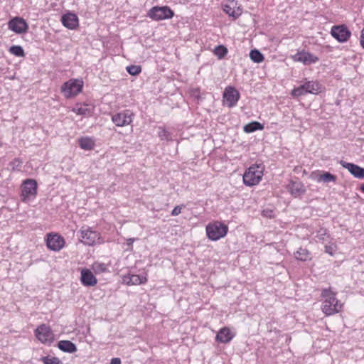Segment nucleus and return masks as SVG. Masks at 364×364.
I'll return each instance as SVG.
<instances>
[{
    "mask_svg": "<svg viewBox=\"0 0 364 364\" xmlns=\"http://www.w3.org/2000/svg\"><path fill=\"white\" fill-rule=\"evenodd\" d=\"M336 251V246L334 245H329L325 246V252L330 255H333Z\"/></svg>",
    "mask_w": 364,
    "mask_h": 364,
    "instance_id": "e433bc0d",
    "label": "nucleus"
},
{
    "mask_svg": "<svg viewBox=\"0 0 364 364\" xmlns=\"http://www.w3.org/2000/svg\"><path fill=\"white\" fill-rule=\"evenodd\" d=\"M341 165L346 168L354 177L358 178H364V168L356 164L341 161Z\"/></svg>",
    "mask_w": 364,
    "mask_h": 364,
    "instance_id": "a211bd4d",
    "label": "nucleus"
},
{
    "mask_svg": "<svg viewBox=\"0 0 364 364\" xmlns=\"http://www.w3.org/2000/svg\"><path fill=\"white\" fill-rule=\"evenodd\" d=\"M8 27L16 33L21 34L27 32L28 26L26 21L20 17H16L10 20Z\"/></svg>",
    "mask_w": 364,
    "mask_h": 364,
    "instance_id": "ddd939ff",
    "label": "nucleus"
},
{
    "mask_svg": "<svg viewBox=\"0 0 364 364\" xmlns=\"http://www.w3.org/2000/svg\"><path fill=\"white\" fill-rule=\"evenodd\" d=\"M250 59L255 63H262L264 60V55L262 53L257 50H252L250 53Z\"/></svg>",
    "mask_w": 364,
    "mask_h": 364,
    "instance_id": "cd10ccee",
    "label": "nucleus"
},
{
    "mask_svg": "<svg viewBox=\"0 0 364 364\" xmlns=\"http://www.w3.org/2000/svg\"><path fill=\"white\" fill-rule=\"evenodd\" d=\"M72 111L78 115L89 117L92 114V110L87 105H76Z\"/></svg>",
    "mask_w": 364,
    "mask_h": 364,
    "instance_id": "b1692460",
    "label": "nucleus"
},
{
    "mask_svg": "<svg viewBox=\"0 0 364 364\" xmlns=\"http://www.w3.org/2000/svg\"><path fill=\"white\" fill-rule=\"evenodd\" d=\"M37 194V182L34 179H26L22 183L21 198L23 202L34 198Z\"/></svg>",
    "mask_w": 364,
    "mask_h": 364,
    "instance_id": "1a4fd4ad",
    "label": "nucleus"
},
{
    "mask_svg": "<svg viewBox=\"0 0 364 364\" xmlns=\"http://www.w3.org/2000/svg\"><path fill=\"white\" fill-rule=\"evenodd\" d=\"M205 230L207 237L209 240L212 241H217L227 235L228 227L221 222L215 221L213 223H208L206 226Z\"/></svg>",
    "mask_w": 364,
    "mask_h": 364,
    "instance_id": "f03ea898",
    "label": "nucleus"
},
{
    "mask_svg": "<svg viewBox=\"0 0 364 364\" xmlns=\"http://www.w3.org/2000/svg\"><path fill=\"white\" fill-rule=\"evenodd\" d=\"M9 50L10 53L16 57H23L25 55L24 50L21 46H12Z\"/></svg>",
    "mask_w": 364,
    "mask_h": 364,
    "instance_id": "7c9ffc66",
    "label": "nucleus"
},
{
    "mask_svg": "<svg viewBox=\"0 0 364 364\" xmlns=\"http://www.w3.org/2000/svg\"><path fill=\"white\" fill-rule=\"evenodd\" d=\"M127 71L131 75H136L141 72V68L139 65H130L127 67Z\"/></svg>",
    "mask_w": 364,
    "mask_h": 364,
    "instance_id": "f704fd0d",
    "label": "nucleus"
},
{
    "mask_svg": "<svg viewBox=\"0 0 364 364\" xmlns=\"http://www.w3.org/2000/svg\"><path fill=\"white\" fill-rule=\"evenodd\" d=\"M331 34L338 42L345 43L350 38L351 32L346 25L342 24L332 26Z\"/></svg>",
    "mask_w": 364,
    "mask_h": 364,
    "instance_id": "9b49d317",
    "label": "nucleus"
},
{
    "mask_svg": "<svg viewBox=\"0 0 364 364\" xmlns=\"http://www.w3.org/2000/svg\"><path fill=\"white\" fill-rule=\"evenodd\" d=\"M158 136L161 141H171L172 137L170 132L163 127H159Z\"/></svg>",
    "mask_w": 364,
    "mask_h": 364,
    "instance_id": "c85d7f7f",
    "label": "nucleus"
},
{
    "mask_svg": "<svg viewBox=\"0 0 364 364\" xmlns=\"http://www.w3.org/2000/svg\"><path fill=\"white\" fill-rule=\"evenodd\" d=\"M134 118V112L130 109H124L112 114V122L119 127H123L131 124Z\"/></svg>",
    "mask_w": 364,
    "mask_h": 364,
    "instance_id": "423d86ee",
    "label": "nucleus"
},
{
    "mask_svg": "<svg viewBox=\"0 0 364 364\" xmlns=\"http://www.w3.org/2000/svg\"><path fill=\"white\" fill-rule=\"evenodd\" d=\"M122 283L127 285L144 284L147 282L146 275L139 276L137 274H127L122 277Z\"/></svg>",
    "mask_w": 364,
    "mask_h": 364,
    "instance_id": "f3484780",
    "label": "nucleus"
},
{
    "mask_svg": "<svg viewBox=\"0 0 364 364\" xmlns=\"http://www.w3.org/2000/svg\"><path fill=\"white\" fill-rule=\"evenodd\" d=\"M80 241L87 245H93L100 238L99 233L88 226H83L79 231Z\"/></svg>",
    "mask_w": 364,
    "mask_h": 364,
    "instance_id": "9d476101",
    "label": "nucleus"
},
{
    "mask_svg": "<svg viewBox=\"0 0 364 364\" xmlns=\"http://www.w3.org/2000/svg\"><path fill=\"white\" fill-rule=\"evenodd\" d=\"M321 297L323 299L322 311L326 316H331L338 313L342 308V304L336 296V293L330 289H325L321 292Z\"/></svg>",
    "mask_w": 364,
    "mask_h": 364,
    "instance_id": "f257e3e1",
    "label": "nucleus"
},
{
    "mask_svg": "<svg viewBox=\"0 0 364 364\" xmlns=\"http://www.w3.org/2000/svg\"><path fill=\"white\" fill-rule=\"evenodd\" d=\"M291 341V338L290 337L287 338V341Z\"/></svg>",
    "mask_w": 364,
    "mask_h": 364,
    "instance_id": "a18cd8bd",
    "label": "nucleus"
},
{
    "mask_svg": "<svg viewBox=\"0 0 364 364\" xmlns=\"http://www.w3.org/2000/svg\"><path fill=\"white\" fill-rule=\"evenodd\" d=\"M215 55L218 57V58L221 59L225 57V55L228 53L227 48L223 46H218L214 50Z\"/></svg>",
    "mask_w": 364,
    "mask_h": 364,
    "instance_id": "72a5a7b5",
    "label": "nucleus"
},
{
    "mask_svg": "<svg viewBox=\"0 0 364 364\" xmlns=\"http://www.w3.org/2000/svg\"><path fill=\"white\" fill-rule=\"evenodd\" d=\"M83 87V82L78 79H70L63 83L61 87V92L65 97L70 98L81 92Z\"/></svg>",
    "mask_w": 364,
    "mask_h": 364,
    "instance_id": "20e7f679",
    "label": "nucleus"
},
{
    "mask_svg": "<svg viewBox=\"0 0 364 364\" xmlns=\"http://www.w3.org/2000/svg\"><path fill=\"white\" fill-rule=\"evenodd\" d=\"M264 125L261 123L254 121L245 125L243 130L246 133H252L257 130H262Z\"/></svg>",
    "mask_w": 364,
    "mask_h": 364,
    "instance_id": "bb28decb",
    "label": "nucleus"
},
{
    "mask_svg": "<svg viewBox=\"0 0 364 364\" xmlns=\"http://www.w3.org/2000/svg\"><path fill=\"white\" fill-rule=\"evenodd\" d=\"M321 179L324 182L328 183L334 181L336 180V176L330 173L326 172L321 176Z\"/></svg>",
    "mask_w": 364,
    "mask_h": 364,
    "instance_id": "c9c22d12",
    "label": "nucleus"
},
{
    "mask_svg": "<svg viewBox=\"0 0 364 364\" xmlns=\"http://www.w3.org/2000/svg\"><path fill=\"white\" fill-rule=\"evenodd\" d=\"M360 191H361L363 193H364V183L361 185V186H360Z\"/></svg>",
    "mask_w": 364,
    "mask_h": 364,
    "instance_id": "37998d69",
    "label": "nucleus"
},
{
    "mask_svg": "<svg viewBox=\"0 0 364 364\" xmlns=\"http://www.w3.org/2000/svg\"><path fill=\"white\" fill-rule=\"evenodd\" d=\"M294 257L297 260L306 262L311 259V252L305 249L300 247L296 252H294Z\"/></svg>",
    "mask_w": 364,
    "mask_h": 364,
    "instance_id": "393cba45",
    "label": "nucleus"
},
{
    "mask_svg": "<svg viewBox=\"0 0 364 364\" xmlns=\"http://www.w3.org/2000/svg\"><path fill=\"white\" fill-rule=\"evenodd\" d=\"M262 215L267 217V218H273L274 217V212L272 210L269 209H265L262 211Z\"/></svg>",
    "mask_w": 364,
    "mask_h": 364,
    "instance_id": "58836bf2",
    "label": "nucleus"
},
{
    "mask_svg": "<svg viewBox=\"0 0 364 364\" xmlns=\"http://www.w3.org/2000/svg\"><path fill=\"white\" fill-rule=\"evenodd\" d=\"M173 16V11L168 6H154L148 12V16L154 21L170 19Z\"/></svg>",
    "mask_w": 364,
    "mask_h": 364,
    "instance_id": "0eeeda50",
    "label": "nucleus"
},
{
    "mask_svg": "<svg viewBox=\"0 0 364 364\" xmlns=\"http://www.w3.org/2000/svg\"><path fill=\"white\" fill-rule=\"evenodd\" d=\"M80 282L85 287H94L97 283V279L91 270L83 268L80 271Z\"/></svg>",
    "mask_w": 364,
    "mask_h": 364,
    "instance_id": "2eb2a0df",
    "label": "nucleus"
},
{
    "mask_svg": "<svg viewBox=\"0 0 364 364\" xmlns=\"http://www.w3.org/2000/svg\"><path fill=\"white\" fill-rule=\"evenodd\" d=\"M234 337L235 334L230 331L229 328L223 327L220 328L218 332L215 336V340L218 343H228L232 340Z\"/></svg>",
    "mask_w": 364,
    "mask_h": 364,
    "instance_id": "aec40b11",
    "label": "nucleus"
},
{
    "mask_svg": "<svg viewBox=\"0 0 364 364\" xmlns=\"http://www.w3.org/2000/svg\"><path fill=\"white\" fill-rule=\"evenodd\" d=\"M291 196L296 198L306 192V188L301 181H291L287 186Z\"/></svg>",
    "mask_w": 364,
    "mask_h": 364,
    "instance_id": "412c9836",
    "label": "nucleus"
},
{
    "mask_svg": "<svg viewBox=\"0 0 364 364\" xmlns=\"http://www.w3.org/2000/svg\"><path fill=\"white\" fill-rule=\"evenodd\" d=\"M44 364H62V361L57 357L44 356L41 358Z\"/></svg>",
    "mask_w": 364,
    "mask_h": 364,
    "instance_id": "473e14b6",
    "label": "nucleus"
},
{
    "mask_svg": "<svg viewBox=\"0 0 364 364\" xmlns=\"http://www.w3.org/2000/svg\"><path fill=\"white\" fill-rule=\"evenodd\" d=\"M321 92V86L317 81H307L304 84L295 87L291 91L294 97H300L308 93L318 94Z\"/></svg>",
    "mask_w": 364,
    "mask_h": 364,
    "instance_id": "39448f33",
    "label": "nucleus"
},
{
    "mask_svg": "<svg viewBox=\"0 0 364 364\" xmlns=\"http://www.w3.org/2000/svg\"><path fill=\"white\" fill-rule=\"evenodd\" d=\"M58 347L63 352L73 353L77 351V347L75 343L68 340L60 341Z\"/></svg>",
    "mask_w": 364,
    "mask_h": 364,
    "instance_id": "5701e85b",
    "label": "nucleus"
},
{
    "mask_svg": "<svg viewBox=\"0 0 364 364\" xmlns=\"http://www.w3.org/2000/svg\"><path fill=\"white\" fill-rule=\"evenodd\" d=\"M182 206L181 205H177L171 211V215L172 216H176V215H178L181 213V210H182Z\"/></svg>",
    "mask_w": 364,
    "mask_h": 364,
    "instance_id": "4c0bfd02",
    "label": "nucleus"
},
{
    "mask_svg": "<svg viewBox=\"0 0 364 364\" xmlns=\"http://www.w3.org/2000/svg\"><path fill=\"white\" fill-rule=\"evenodd\" d=\"M36 338L43 343H51L53 341V333L50 328L46 325H40L35 331Z\"/></svg>",
    "mask_w": 364,
    "mask_h": 364,
    "instance_id": "f8f14e48",
    "label": "nucleus"
},
{
    "mask_svg": "<svg viewBox=\"0 0 364 364\" xmlns=\"http://www.w3.org/2000/svg\"><path fill=\"white\" fill-rule=\"evenodd\" d=\"M360 45L364 48V28L362 29L360 33Z\"/></svg>",
    "mask_w": 364,
    "mask_h": 364,
    "instance_id": "ea45409f",
    "label": "nucleus"
},
{
    "mask_svg": "<svg viewBox=\"0 0 364 364\" xmlns=\"http://www.w3.org/2000/svg\"><path fill=\"white\" fill-rule=\"evenodd\" d=\"M321 231L323 232V233H322L321 235H326V230H321Z\"/></svg>",
    "mask_w": 364,
    "mask_h": 364,
    "instance_id": "c03bdc74",
    "label": "nucleus"
},
{
    "mask_svg": "<svg viewBox=\"0 0 364 364\" xmlns=\"http://www.w3.org/2000/svg\"><path fill=\"white\" fill-rule=\"evenodd\" d=\"M110 364H121V360L119 358H112Z\"/></svg>",
    "mask_w": 364,
    "mask_h": 364,
    "instance_id": "a19ab883",
    "label": "nucleus"
},
{
    "mask_svg": "<svg viewBox=\"0 0 364 364\" xmlns=\"http://www.w3.org/2000/svg\"><path fill=\"white\" fill-rule=\"evenodd\" d=\"M79 146L82 149L92 150L95 146V142L90 137H81L79 139Z\"/></svg>",
    "mask_w": 364,
    "mask_h": 364,
    "instance_id": "a878e982",
    "label": "nucleus"
},
{
    "mask_svg": "<svg viewBox=\"0 0 364 364\" xmlns=\"http://www.w3.org/2000/svg\"><path fill=\"white\" fill-rule=\"evenodd\" d=\"M240 98V94L234 87L228 86L223 94V104L229 108L237 105Z\"/></svg>",
    "mask_w": 364,
    "mask_h": 364,
    "instance_id": "6e6552de",
    "label": "nucleus"
},
{
    "mask_svg": "<svg viewBox=\"0 0 364 364\" xmlns=\"http://www.w3.org/2000/svg\"><path fill=\"white\" fill-rule=\"evenodd\" d=\"M263 176V168L261 166H250L243 175V182L246 186H253L259 183Z\"/></svg>",
    "mask_w": 364,
    "mask_h": 364,
    "instance_id": "7ed1b4c3",
    "label": "nucleus"
},
{
    "mask_svg": "<svg viewBox=\"0 0 364 364\" xmlns=\"http://www.w3.org/2000/svg\"><path fill=\"white\" fill-rule=\"evenodd\" d=\"M65 245L64 238L58 234H48L46 240V245L48 249L58 252Z\"/></svg>",
    "mask_w": 364,
    "mask_h": 364,
    "instance_id": "4468645a",
    "label": "nucleus"
},
{
    "mask_svg": "<svg viewBox=\"0 0 364 364\" xmlns=\"http://www.w3.org/2000/svg\"><path fill=\"white\" fill-rule=\"evenodd\" d=\"M92 269L96 274H101L108 271L107 264L98 262L92 264Z\"/></svg>",
    "mask_w": 364,
    "mask_h": 364,
    "instance_id": "c756f323",
    "label": "nucleus"
},
{
    "mask_svg": "<svg viewBox=\"0 0 364 364\" xmlns=\"http://www.w3.org/2000/svg\"><path fill=\"white\" fill-rule=\"evenodd\" d=\"M23 164V161L20 158H15L9 163V166L13 171H20Z\"/></svg>",
    "mask_w": 364,
    "mask_h": 364,
    "instance_id": "2f4dec72",
    "label": "nucleus"
},
{
    "mask_svg": "<svg viewBox=\"0 0 364 364\" xmlns=\"http://www.w3.org/2000/svg\"><path fill=\"white\" fill-rule=\"evenodd\" d=\"M223 11L233 18H238L242 14V9L234 0L228 1L223 5Z\"/></svg>",
    "mask_w": 364,
    "mask_h": 364,
    "instance_id": "dca6fc26",
    "label": "nucleus"
},
{
    "mask_svg": "<svg viewBox=\"0 0 364 364\" xmlns=\"http://www.w3.org/2000/svg\"><path fill=\"white\" fill-rule=\"evenodd\" d=\"M61 21L63 25L69 29H74L78 25L77 16L72 13H68L64 14L62 16Z\"/></svg>",
    "mask_w": 364,
    "mask_h": 364,
    "instance_id": "4be33fe9",
    "label": "nucleus"
},
{
    "mask_svg": "<svg viewBox=\"0 0 364 364\" xmlns=\"http://www.w3.org/2000/svg\"><path fill=\"white\" fill-rule=\"evenodd\" d=\"M295 61L301 62L305 65L315 63L318 60V58L311 53L301 51L298 52L294 56Z\"/></svg>",
    "mask_w": 364,
    "mask_h": 364,
    "instance_id": "6ab92c4d",
    "label": "nucleus"
},
{
    "mask_svg": "<svg viewBox=\"0 0 364 364\" xmlns=\"http://www.w3.org/2000/svg\"><path fill=\"white\" fill-rule=\"evenodd\" d=\"M135 239L134 238H129L127 240V245L128 246H132V244L133 242H134Z\"/></svg>",
    "mask_w": 364,
    "mask_h": 364,
    "instance_id": "79ce46f5",
    "label": "nucleus"
}]
</instances>
